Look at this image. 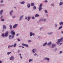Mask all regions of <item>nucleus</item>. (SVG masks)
Listing matches in <instances>:
<instances>
[{"label": "nucleus", "instance_id": "29", "mask_svg": "<svg viewBox=\"0 0 63 63\" xmlns=\"http://www.w3.org/2000/svg\"><path fill=\"white\" fill-rule=\"evenodd\" d=\"M13 46V45H12V46H9L8 47V48H9V47H12Z\"/></svg>", "mask_w": 63, "mask_h": 63}, {"label": "nucleus", "instance_id": "14", "mask_svg": "<svg viewBox=\"0 0 63 63\" xmlns=\"http://www.w3.org/2000/svg\"><path fill=\"white\" fill-rule=\"evenodd\" d=\"M35 4L34 3H32L31 4V6H34Z\"/></svg>", "mask_w": 63, "mask_h": 63}, {"label": "nucleus", "instance_id": "7", "mask_svg": "<svg viewBox=\"0 0 63 63\" xmlns=\"http://www.w3.org/2000/svg\"><path fill=\"white\" fill-rule=\"evenodd\" d=\"M36 51V49H34L32 50V52L33 53H35Z\"/></svg>", "mask_w": 63, "mask_h": 63}, {"label": "nucleus", "instance_id": "64", "mask_svg": "<svg viewBox=\"0 0 63 63\" xmlns=\"http://www.w3.org/2000/svg\"><path fill=\"white\" fill-rule=\"evenodd\" d=\"M42 29V28H41L40 29V30H41V29Z\"/></svg>", "mask_w": 63, "mask_h": 63}, {"label": "nucleus", "instance_id": "53", "mask_svg": "<svg viewBox=\"0 0 63 63\" xmlns=\"http://www.w3.org/2000/svg\"><path fill=\"white\" fill-rule=\"evenodd\" d=\"M32 35H33V36H34V35H35V34H34V33H33Z\"/></svg>", "mask_w": 63, "mask_h": 63}, {"label": "nucleus", "instance_id": "40", "mask_svg": "<svg viewBox=\"0 0 63 63\" xmlns=\"http://www.w3.org/2000/svg\"><path fill=\"white\" fill-rule=\"evenodd\" d=\"M3 0H2L1 1V3H3Z\"/></svg>", "mask_w": 63, "mask_h": 63}, {"label": "nucleus", "instance_id": "22", "mask_svg": "<svg viewBox=\"0 0 63 63\" xmlns=\"http://www.w3.org/2000/svg\"><path fill=\"white\" fill-rule=\"evenodd\" d=\"M31 18V17H28V21H29L30 20V19Z\"/></svg>", "mask_w": 63, "mask_h": 63}, {"label": "nucleus", "instance_id": "55", "mask_svg": "<svg viewBox=\"0 0 63 63\" xmlns=\"http://www.w3.org/2000/svg\"><path fill=\"white\" fill-rule=\"evenodd\" d=\"M18 35V34H17L16 35V36H17Z\"/></svg>", "mask_w": 63, "mask_h": 63}, {"label": "nucleus", "instance_id": "19", "mask_svg": "<svg viewBox=\"0 0 63 63\" xmlns=\"http://www.w3.org/2000/svg\"><path fill=\"white\" fill-rule=\"evenodd\" d=\"M10 29H11V30H12V25H10Z\"/></svg>", "mask_w": 63, "mask_h": 63}, {"label": "nucleus", "instance_id": "11", "mask_svg": "<svg viewBox=\"0 0 63 63\" xmlns=\"http://www.w3.org/2000/svg\"><path fill=\"white\" fill-rule=\"evenodd\" d=\"M45 60H47L48 61H49V59L47 58H46L45 59Z\"/></svg>", "mask_w": 63, "mask_h": 63}, {"label": "nucleus", "instance_id": "32", "mask_svg": "<svg viewBox=\"0 0 63 63\" xmlns=\"http://www.w3.org/2000/svg\"><path fill=\"white\" fill-rule=\"evenodd\" d=\"M33 8L34 10H35V9H36V7L35 6H34Z\"/></svg>", "mask_w": 63, "mask_h": 63}, {"label": "nucleus", "instance_id": "27", "mask_svg": "<svg viewBox=\"0 0 63 63\" xmlns=\"http://www.w3.org/2000/svg\"><path fill=\"white\" fill-rule=\"evenodd\" d=\"M2 36L3 37H5V34L4 33H2Z\"/></svg>", "mask_w": 63, "mask_h": 63}, {"label": "nucleus", "instance_id": "48", "mask_svg": "<svg viewBox=\"0 0 63 63\" xmlns=\"http://www.w3.org/2000/svg\"><path fill=\"white\" fill-rule=\"evenodd\" d=\"M10 16L12 15V14H11V13L10 12Z\"/></svg>", "mask_w": 63, "mask_h": 63}, {"label": "nucleus", "instance_id": "49", "mask_svg": "<svg viewBox=\"0 0 63 63\" xmlns=\"http://www.w3.org/2000/svg\"><path fill=\"white\" fill-rule=\"evenodd\" d=\"M13 11H11L10 13H13Z\"/></svg>", "mask_w": 63, "mask_h": 63}, {"label": "nucleus", "instance_id": "18", "mask_svg": "<svg viewBox=\"0 0 63 63\" xmlns=\"http://www.w3.org/2000/svg\"><path fill=\"white\" fill-rule=\"evenodd\" d=\"M51 44V42H49L47 44L48 46H50Z\"/></svg>", "mask_w": 63, "mask_h": 63}, {"label": "nucleus", "instance_id": "36", "mask_svg": "<svg viewBox=\"0 0 63 63\" xmlns=\"http://www.w3.org/2000/svg\"><path fill=\"white\" fill-rule=\"evenodd\" d=\"M25 46H26V47H28V45H26V44Z\"/></svg>", "mask_w": 63, "mask_h": 63}, {"label": "nucleus", "instance_id": "26", "mask_svg": "<svg viewBox=\"0 0 63 63\" xmlns=\"http://www.w3.org/2000/svg\"><path fill=\"white\" fill-rule=\"evenodd\" d=\"M52 33H53V32H51V33H47L48 34H49V35H51V34H52Z\"/></svg>", "mask_w": 63, "mask_h": 63}, {"label": "nucleus", "instance_id": "2", "mask_svg": "<svg viewBox=\"0 0 63 63\" xmlns=\"http://www.w3.org/2000/svg\"><path fill=\"white\" fill-rule=\"evenodd\" d=\"M11 33L12 34H12L11 35H12L13 36V37L12 38H14V36L15 35V31L14 30H12L11 31Z\"/></svg>", "mask_w": 63, "mask_h": 63}, {"label": "nucleus", "instance_id": "44", "mask_svg": "<svg viewBox=\"0 0 63 63\" xmlns=\"http://www.w3.org/2000/svg\"><path fill=\"white\" fill-rule=\"evenodd\" d=\"M44 2H47V0H46L45 1H44Z\"/></svg>", "mask_w": 63, "mask_h": 63}, {"label": "nucleus", "instance_id": "39", "mask_svg": "<svg viewBox=\"0 0 63 63\" xmlns=\"http://www.w3.org/2000/svg\"><path fill=\"white\" fill-rule=\"evenodd\" d=\"M32 19H34V18H35V17H34L33 16L32 17Z\"/></svg>", "mask_w": 63, "mask_h": 63}, {"label": "nucleus", "instance_id": "30", "mask_svg": "<svg viewBox=\"0 0 63 63\" xmlns=\"http://www.w3.org/2000/svg\"><path fill=\"white\" fill-rule=\"evenodd\" d=\"M33 60L31 59H30V60H29V62H31V61H32Z\"/></svg>", "mask_w": 63, "mask_h": 63}, {"label": "nucleus", "instance_id": "1", "mask_svg": "<svg viewBox=\"0 0 63 63\" xmlns=\"http://www.w3.org/2000/svg\"><path fill=\"white\" fill-rule=\"evenodd\" d=\"M63 37H62L61 38V39H58V42H57V44H58V45H59V43H60V42H63Z\"/></svg>", "mask_w": 63, "mask_h": 63}, {"label": "nucleus", "instance_id": "45", "mask_svg": "<svg viewBox=\"0 0 63 63\" xmlns=\"http://www.w3.org/2000/svg\"><path fill=\"white\" fill-rule=\"evenodd\" d=\"M62 51H60V53H62Z\"/></svg>", "mask_w": 63, "mask_h": 63}, {"label": "nucleus", "instance_id": "13", "mask_svg": "<svg viewBox=\"0 0 63 63\" xmlns=\"http://www.w3.org/2000/svg\"><path fill=\"white\" fill-rule=\"evenodd\" d=\"M3 28L4 29H6V27L5 25H3Z\"/></svg>", "mask_w": 63, "mask_h": 63}, {"label": "nucleus", "instance_id": "46", "mask_svg": "<svg viewBox=\"0 0 63 63\" xmlns=\"http://www.w3.org/2000/svg\"><path fill=\"white\" fill-rule=\"evenodd\" d=\"M19 52H20V50H18V53H19Z\"/></svg>", "mask_w": 63, "mask_h": 63}, {"label": "nucleus", "instance_id": "58", "mask_svg": "<svg viewBox=\"0 0 63 63\" xmlns=\"http://www.w3.org/2000/svg\"><path fill=\"white\" fill-rule=\"evenodd\" d=\"M22 48H24V47L22 46Z\"/></svg>", "mask_w": 63, "mask_h": 63}, {"label": "nucleus", "instance_id": "54", "mask_svg": "<svg viewBox=\"0 0 63 63\" xmlns=\"http://www.w3.org/2000/svg\"><path fill=\"white\" fill-rule=\"evenodd\" d=\"M19 47H22V46H19Z\"/></svg>", "mask_w": 63, "mask_h": 63}, {"label": "nucleus", "instance_id": "47", "mask_svg": "<svg viewBox=\"0 0 63 63\" xmlns=\"http://www.w3.org/2000/svg\"><path fill=\"white\" fill-rule=\"evenodd\" d=\"M55 27H57V24H55Z\"/></svg>", "mask_w": 63, "mask_h": 63}, {"label": "nucleus", "instance_id": "56", "mask_svg": "<svg viewBox=\"0 0 63 63\" xmlns=\"http://www.w3.org/2000/svg\"><path fill=\"white\" fill-rule=\"evenodd\" d=\"M20 58H21V59H22V57L21 56H20Z\"/></svg>", "mask_w": 63, "mask_h": 63}, {"label": "nucleus", "instance_id": "59", "mask_svg": "<svg viewBox=\"0 0 63 63\" xmlns=\"http://www.w3.org/2000/svg\"><path fill=\"white\" fill-rule=\"evenodd\" d=\"M19 55L20 56H21V54H19Z\"/></svg>", "mask_w": 63, "mask_h": 63}, {"label": "nucleus", "instance_id": "51", "mask_svg": "<svg viewBox=\"0 0 63 63\" xmlns=\"http://www.w3.org/2000/svg\"><path fill=\"white\" fill-rule=\"evenodd\" d=\"M12 17L13 18H15L16 17V16H13V17Z\"/></svg>", "mask_w": 63, "mask_h": 63}, {"label": "nucleus", "instance_id": "63", "mask_svg": "<svg viewBox=\"0 0 63 63\" xmlns=\"http://www.w3.org/2000/svg\"><path fill=\"white\" fill-rule=\"evenodd\" d=\"M3 31H2V32H4V30H2Z\"/></svg>", "mask_w": 63, "mask_h": 63}, {"label": "nucleus", "instance_id": "41", "mask_svg": "<svg viewBox=\"0 0 63 63\" xmlns=\"http://www.w3.org/2000/svg\"><path fill=\"white\" fill-rule=\"evenodd\" d=\"M51 5L52 6H54V4H51Z\"/></svg>", "mask_w": 63, "mask_h": 63}, {"label": "nucleus", "instance_id": "10", "mask_svg": "<svg viewBox=\"0 0 63 63\" xmlns=\"http://www.w3.org/2000/svg\"><path fill=\"white\" fill-rule=\"evenodd\" d=\"M55 46H56V45H55V44H53L52 45V48H53V47H55Z\"/></svg>", "mask_w": 63, "mask_h": 63}, {"label": "nucleus", "instance_id": "60", "mask_svg": "<svg viewBox=\"0 0 63 63\" xmlns=\"http://www.w3.org/2000/svg\"><path fill=\"white\" fill-rule=\"evenodd\" d=\"M27 17H26L25 18V19H27Z\"/></svg>", "mask_w": 63, "mask_h": 63}, {"label": "nucleus", "instance_id": "35", "mask_svg": "<svg viewBox=\"0 0 63 63\" xmlns=\"http://www.w3.org/2000/svg\"><path fill=\"white\" fill-rule=\"evenodd\" d=\"M26 44H24L23 43L22 44V45L23 46H25Z\"/></svg>", "mask_w": 63, "mask_h": 63}, {"label": "nucleus", "instance_id": "4", "mask_svg": "<svg viewBox=\"0 0 63 63\" xmlns=\"http://www.w3.org/2000/svg\"><path fill=\"white\" fill-rule=\"evenodd\" d=\"M6 33L5 34V37H7L8 35V34H9V32L6 31Z\"/></svg>", "mask_w": 63, "mask_h": 63}, {"label": "nucleus", "instance_id": "24", "mask_svg": "<svg viewBox=\"0 0 63 63\" xmlns=\"http://www.w3.org/2000/svg\"><path fill=\"white\" fill-rule=\"evenodd\" d=\"M63 2H61L60 3V5H62Z\"/></svg>", "mask_w": 63, "mask_h": 63}, {"label": "nucleus", "instance_id": "23", "mask_svg": "<svg viewBox=\"0 0 63 63\" xmlns=\"http://www.w3.org/2000/svg\"><path fill=\"white\" fill-rule=\"evenodd\" d=\"M28 8H30V5L29 4H28L27 5Z\"/></svg>", "mask_w": 63, "mask_h": 63}, {"label": "nucleus", "instance_id": "28", "mask_svg": "<svg viewBox=\"0 0 63 63\" xmlns=\"http://www.w3.org/2000/svg\"><path fill=\"white\" fill-rule=\"evenodd\" d=\"M11 53V52H8L7 53V54L8 55H9V54H10Z\"/></svg>", "mask_w": 63, "mask_h": 63}, {"label": "nucleus", "instance_id": "33", "mask_svg": "<svg viewBox=\"0 0 63 63\" xmlns=\"http://www.w3.org/2000/svg\"><path fill=\"white\" fill-rule=\"evenodd\" d=\"M45 13H47V10H45Z\"/></svg>", "mask_w": 63, "mask_h": 63}, {"label": "nucleus", "instance_id": "21", "mask_svg": "<svg viewBox=\"0 0 63 63\" xmlns=\"http://www.w3.org/2000/svg\"><path fill=\"white\" fill-rule=\"evenodd\" d=\"M32 35H33L32 33L31 32H30V36H32Z\"/></svg>", "mask_w": 63, "mask_h": 63}, {"label": "nucleus", "instance_id": "37", "mask_svg": "<svg viewBox=\"0 0 63 63\" xmlns=\"http://www.w3.org/2000/svg\"><path fill=\"white\" fill-rule=\"evenodd\" d=\"M4 19H1V20L2 21H4Z\"/></svg>", "mask_w": 63, "mask_h": 63}, {"label": "nucleus", "instance_id": "50", "mask_svg": "<svg viewBox=\"0 0 63 63\" xmlns=\"http://www.w3.org/2000/svg\"><path fill=\"white\" fill-rule=\"evenodd\" d=\"M18 41H20V39H18Z\"/></svg>", "mask_w": 63, "mask_h": 63}, {"label": "nucleus", "instance_id": "3", "mask_svg": "<svg viewBox=\"0 0 63 63\" xmlns=\"http://www.w3.org/2000/svg\"><path fill=\"white\" fill-rule=\"evenodd\" d=\"M43 6V4H40L39 5V11H40L42 9V7H41Z\"/></svg>", "mask_w": 63, "mask_h": 63}, {"label": "nucleus", "instance_id": "6", "mask_svg": "<svg viewBox=\"0 0 63 63\" xmlns=\"http://www.w3.org/2000/svg\"><path fill=\"white\" fill-rule=\"evenodd\" d=\"M10 60H14V58L13 56H12L10 58Z\"/></svg>", "mask_w": 63, "mask_h": 63}, {"label": "nucleus", "instance_id": "8", "mask_svg": "<svg viewBox=\"0 0 63 63\" xmlns=\"http://www.w3.org/2000/svg\"><path fill=\"white\" fill-rule=\"evenodd\" d=\"M17 24H15V25H14L13 26V27L14 28H15L17 26Z\"/></svg>", "mask_w": 63, "mask_h": 63}, {"label": "nucleus", "instance_id": "42", "mask_svg": "<svg viewBox=\"0 0 63 63\" xmlns=\"http://www.w3.org/2000/svg\"><path fill=\"white\" fill-rule=\"evenodd\" d=\"M57 48H55V51H56V50H57Z\"/></svg>", "mask_w": 63, "mask_h": 63}, {"label": "nucleus", "instance_id": "52", "mask_svg": "<svg viewBox=\"0 0 63 63\" xmlns=\"http://www.w3.org/2000/svg\"><path fill=\"white\" fill-rule=\"evenodd\" d=\"M62 43H60V45H62Z\"/></svg>", "mask_w": 63, "mask_h": 63}, {"label": "nucleus", "instance_id": "62", "mask_svg": "<svg viewBox=\"0 0 63 63\" xmlns=\"http://www.w3.org/2000/svg\"><path fill=\"white\" fill-rule=\"evenodd\" d=\"M0 63H2V62L0 60Z\"/></svg>", "mask_w": 63, "mask_h": 63}, {"label": "nucleus", "instance_id": "31", "mask_svg": "<svg viewBox=\"0 0 63 63\" xmlns=\"http://www.w3.org/2000/svg\"><path fill=\"white\" fill-rule=\"evenodd\" d=\"M20 3L21 4H23L24 3V2H21Z\"/></svg>", "mask_w": 63, "mask_h": 63}, {"label": "nucleus", "instance_id": "9", "mask_svg": "<svg viewBox=\"0 0 63 63\" xmlns=\"http://www.w3.org/2000/svg\"><path fill=\"white\" fill-rule=\"evenodd\" d=\"M43 20H44L45 22L46 21V19H42L40 20L39 21H42Z\"/></svg>", "mask_w": 63, "mask_h": 63}, {"label": "nucleus", "instance_id": "12", "mask_svg": "<svg viewBox=\"0 0 63 63\" xmlns=\"http://www.w3.org/2000/svg\"><path fill=\"white\" fill-rule=\"evenodd\" d=\"M23 16H21L20 17V20H21V19L23 18Z\"/></svg>", "mask_w": 63, "mask_h": 63}, {"label": "nucleus", "instance_id": "38", "mask_svg": "<svg viewBox=\"0 0 63 63\" xmlns=\"http://www.w3.org/2000/svg\"><path fill=\"white\" fill-rule=\"evenodd\" d=\"M32 42V41L30 40H29L28 41V42Z\"/></svg>", "mask_w": 63, "mask_h": 63}, {"label": "nucleus", "instance_id": "25", "mask_svg": "<svg viewBox=\"0 0 63 63\" xmlns=\"http://www.w3.org/2000/svg\"><path fill=\"white\" fill-rule=\"evenodd\" d=\"M47 42H46L44 45H43V46H46L47 45Z\"/></svg>", "mask_w": 63, "mask_h": 63}, {"label": "nucleus", "instance_id": "20", "mask_svg": "<svg viewBox=\"0 0 63 63\" xmlns=\"http://www.w3.org/2000/svg\"><path fill=\"white\" fill-rule=\"evenodd\" d=\"M14 47H16V43H15L14 44V45H13Z\"/></svg>", "mask_w": 63, "mask_h": 63}, {"label": "nucleus", "instance_id": "17", "mask_svg": "<svg viewBox=\"0 0 63 63\" xmlns=\"http://www.w3.org/2000/svg\"><path fill=\"white\" fill-rule=\"evenodd\" d=\"M3 10H2L0 11V14L1 15H2V13H3Z\"/></svg>", "mask_w": 63, "mask_h": 63}, {"label": "nucleus", "instance_id": "5", "mask_svg": "<svg viewBox=\"0 0 63 63\" xmlns=\"http://www.w3.org/2000/svg\"><path fill=\"white\" fill-rule=\"evenodd\" d=\"M13 37V36L12 35H11H11H10L9 37V39H13V38H14V37Z\"/></svg>", "mask_w": 63, "mask_h": 63}, {"label": "nucleus", "instance_id": "57", "mask_svg": "<svg viewBox=\"0 0 63 63\" xmlns=\"http://www.w3.org/2000/svg\"><path fill=\"white\" fill-rule=\"evenodd\" d=\"M61 33L62 34H63V31H62Z\"/></svg>", "mask_w": 63, "mask_h": 63}, {"label": "nucleus", "instance_id": "16", "mask_svg": "<svg viewBox=\"0 0 63 63\" xmlns=\"http://www.w3.org/2000/svg\"><path fill=\"white\" fill-rule=\"evenodd\" d=\"M35 17H38V16H39V15L36 14L35 16Z\"/></svg>", "mask_w": 63, "mask_h": 63}, {"label": "nucleus", "instance_id": "15", "mask_svg": "<svg viewBox=\"0 0 63 63\" xmlns=\"http://www.w3.org/2000/svg\"><path fill=\"white\" fill-rule=\"evenodd\" d=\"M62 24L63 25V22H60V25H61Z\"/></svg>", "mask_w": 63, "mask_h": 63}, {"label": "nucleus", "instance_id": "43", "mask_svg": "<svg viewBox=\"0 0 63 63\" xmlns=\"http://www.w3.org/2000/svg\"><path fill=\"white\" fill-rule=\"evenodd\" d=\"M37 55V53H35V54H34V55L35 56V55Z\"/></svg>", "mask_w": 63, "mask_h": 63}, {"label": "nucleus", "instance_id": "61", "mask_svg": "<svg viewBox=\"0 0 63 63\" xmlns=\"http://www.w3.org/2000/svg\"><path fill=\"white\" fill-rule=\"evenodd\" d=\"M3 17V16H1V18H2V17Z\"/></svg>", "mask_w": 63, "mask_h": 63}, {"label": "nucleus", "instance_id": "34", "mask_svg": "<svg viewBox=\"0 0 63 63\" xmlns=\"http://www.w3.org/2000/svg\"><path fill=\"white\" fill-rule=\"evenodd\" d=\"M62 28V26H61L59 28V29H58L59 30V29H61V28Z\"/></svg>", "mask_w": 63, "mask_h": 63}]
</instances>
